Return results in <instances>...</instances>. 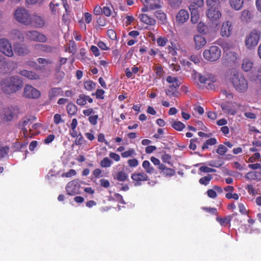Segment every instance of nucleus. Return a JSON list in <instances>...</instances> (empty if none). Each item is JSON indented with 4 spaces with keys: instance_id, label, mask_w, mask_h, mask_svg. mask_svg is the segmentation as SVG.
Returning a JSON list of instances; mask_svg holds the SVG:
<instances>
[{
    "instance_id": "8",
    "label": "nucleus",
    "mask_w": 261,
    "mask_h": 261,
    "mask_svg": "<svg viewBox=\"0 0 261 261\" xmlns=\"http://www.w3.org/2000/svg\"><path fill=\"white\" fill-rule=\"evenodd\" d=\"M0 51L6 56L11 57L13 56V50L10 42L5 39H0Z\"/></svg>"
},
{
    "instance_id": "38",
    "label": "nucleus",
    "mask_w": 261,
    "mask_h": 261,
    "mask_svg": "<svg viewBox=\"0 0 261 261\" xmlns=\"http://www.w3.org/2000/svg\"><path fill=\"white\" fill-rule=\"evenodd\" d=\"M172 126L178 131L182 130L185 127V125L180 121H174L172 124Z\"/></svg>"
},
{
    "instance_id": "18",
    "label": "nucleus",
    "mask_w": 261,
    "mask_h": 261,
    "mask_svg": "<svg viewBox=\"0 0 261 261\" xmlns=\"http://www.w3.org/2000/svg\"><path fill=\"white\" fill-rule=\"evenodd\" d=\"M194 46L196 49L202 48L206 44V40L204 37L201 35L197 34L193 38Z\"/></svg>"
},
{
    "instance_id": "24",
    "label": "nucleus",
    "mask_w": 261,
    "mask_h": 261,
    "mask_svg": "<svg viewBox=\"0 0 261 261\" xmlns=\"http://www.w3.org/2000/svg\"><path fill=\"white\" fill-rule=\"evenodd\" d=\"M19 73L21 75L26 77L29 80H37L40 79L39 75L34 71L23 70L20 71Z\"/></svg>"
},
{
    "instance_id": "51",
    "label": "nucleus",
    "mask_w": 261,
    "mask_h": 261,
    "mask_svg": "<svg viewBox=\"0 0 261 261\" xmlns=\"http://www.w3.org/2000/svg\"><path fill=\"white\" fill-rule=\"evenodd\" d=\"M227 151V148L223 145H220L218 146V149L216 150V152L218 154L223 155H224Z\"/></svg>"
},
{
    "instance_id": "5",
    "label": "nucleus",
    "mask_w": 261,
    "mask_h": 261,
    "mask_svg": "<svg viewBox=\"0 0 261 261\" xmlns=\"http://www.w3.org/2000/svg\"><path fill=\"white\" fill-rule=\"evenodd\" d=\"M260 36V32L258 30H253L248 36L246 37L245 44L247 48L252 49L258 44Z\"/></svg>"
},
{
    "instance_id": "62",
    "label": "nucleus",
    "mask_w": 261,
    "mask_h": 261,
    "mask_svg": "<svg viewBox=\"0 0 261 261\" xmlns=\"http://www.w3.org/2000/svg\"><path fill=\"white\" fill-rule=\"evenodd\" d=\"M260 158V153L258 152L254 153L252 156L249 158V162L253 163L256 160H258Z\"/></svg>"
},
{
    "instance_id": "50",
    "label": "nucleus",
    "mask_w": 261,
    "mask_h": 261,
    "mask_svg": "<svg viewBox=\"0 0 261 261\" xmlns=\"http://www.w3.org/2000/svg\"><path fill=\"white\" fill-rule=\"evenodd\" d=\"M9 148L7 146L0 147V158L6 156L8 152Z\"/></svg>"
},
{
    "instance_id": "20",
    "label": "nucleus",
    "mask_w": 261,
    "mask_h": 261,
    "mask_svg": "<svg viewBox=\"0 0 261 261\" xmlns=\"http://www.w3.org/2000/svg\"><path fill=\"white\" fill-rule=\"evenodd\" d=\"M39 64L40 65L37 69L39 70H44L53 64V62L50 59H45L43 58H39L37 60Z\"/></svg>"
},
{
    "instance_id": "30",
    "label": "nucleus",
    "mask_w": 261,
    "mask_h": 261,
    "mask_svg": "<svg viewBox=\"0 0 261 261\" xmlns=\"http://www.w3.org/2000/svg\"><path fill=\"white\" fill-rule=\"evenodd\" d=\"M239 59L238 55L233 51H229L226 53V60L230 63H234Z\"/></svg>"
},
{
    "instance_id": "27",
    "label": "nucleus",
    "mask_w": 261,
    "mask_h": 261,
    "mask_svg": "<svg viewBox=\"0 0 261 261\" xmlns=\"http://www.w3.org/2000/svg\"><path fill=\"white\" fill-rule=\"evenodd\" d=\"M139 17L142 22L147 24L154 25L156 22L155 20L153 18L145 14H140Z\"/></svg>"
},
{
    "instance_id": "12",
    "label": "nucleus",
    "mask_w": 261,
    "mask_h": 261,
    "mask_svg": "<svg viewBox=\"0 0 261 261\" xmlns=\"http://www.w3.org/2000/svg\"><path fill=\"white\" fill-rule=\"evenodd\" d=\"M206 15L210 21L214 22L221 17L222 14L220 11V8H215L207 9Z\"/></svg>"
},
{
    "instance_id": "63",
    "label": "nucleus",
    "mask_w": 261,
    "mask_h": 261,
    "mask_svg": "<svg viewBox=\"0 0 261 261\" xmlns=\"http://www.w3.org/2000/svg\"><path fill=\"white\" fill-rule=\"evenodd\" d=\"M76 174V172L74 169H70L68 172L62 174L63 177H70Z\"/></svg>"
},
{
    "instance_id": "52",
    "label": "nucleus",
    "mask_w": 261,
    "mask_h": 261,
    "mask_svg": "<svg viewBox=\"0 0 261 261\" xmlns=\"http://www.w3.org/2000/svg\"><path fill=\"white\" fill-rule=\"evenodd\" d=\"M54 122L56 124H59L64 123V120L62 118L60 114H56L54 116Z\"/></svg>"
},
{
    "instance_id": "37",
    "label": "nucleus",
    "mask_w": 261,
    "mask_h": 261,
    "mask_svg": "<svg viewBox=\"0 0 261 261\" xmlns=\"http://www.w3.org/2000/svg\"><path fill=\"white\" fill-rule=\"evenodd\" d=\"M217 143V140L215 138H210L206 140V141L204 143L202 147V149L204 150L205 149L208 148L209 145H214Z\"/></svg>"
},
{
    "instance_id": "15",
    "label": "nucleus",
    "mask_w": 261,
    "mask_h": 261,
    "mask_svg": "<svg viewBox=\"0 0 261 261\" xmlns=\"http://www.w3.org/2000/svg\"><path fill=\"white\" fill-rule=\"evenodd\" d=\"M13 47L15 53L20 56H25L30 53V50L27 46L19 43H14Z\"/></svg>"
},
{
    "instance_id": "19",
    "label": "nucleus",
    "mask_w": 261,
    "mask_h": 261,
    "mask_svg": "<svg viewBox=\"0 0 261 261\" xmlns=\"http://www.w3.org/2000/svg\"><path fill=\"white\" fill-rule=\"evenodd\" d=\"M144 5V7L141 9L142 12H146L149 10H155L161 7L160 4H151V1H147V0H140Z\"/></svg>"
},
{
    "instance_id": "7",
    "label": "nucleus",
    "mask_w": 261,
    "mask_h": 261,
    "mask_svg": "<svg viewBox=\"0 0 261 261\" xmlns=\"http://www.w3.org/2000/svg\"><path fill=\"white\" fill-rule=\"evenodd\" d=\"M35 119V117L33 116H27L23 119L20 125L21 133L23 134L24 138L30 136L28 130H30V126L33 123Z\"/></svg>"
},
{
    "instance_id": "33",
    "label": "nucleus",
    "mask_w": 261,
    "mask_h": 261,
    "mask_svg": "<svg viewBox=\"0 0 261 261\" xmlns=\"http://www.w3.org/2000/svg\"><path fill=\"white\" fill-rule=\"evenodd\" d=\"M206 4L207 9L220 8V2L219 0H206Z\"/></svg>"
},
{
    "instance_id": "6",
    "label": "nucleus",
    "mask_w": 261,
    "mask_h": 261,
    "mask_svg": "<svg viewBox=\"0 0 261 261\" xmlns=\"http://www.w3.org/2000/svg\"><path fill=\"white\" fill-rule=\"evenodd\" d=\"M25 38L28 40L45 43L47 40V37L37 31H28L25 32Z\"/></svg>"
},
{
    "instance_id": "39",
    "label": "nucleus",
    "mask_w": 261,
    "mask_h": 261,
    "mask_svg": "<svg viewBox=\"0 0 261 261\" xmlns=\"http://www.w3.org/2000/svg\"><path fill=\"white\" fill-rule=\"evenodd\" d=\"M67 111L69 115H74L77 112V107L73 104H68L67 106Z\"/></svg>"
},
{
    "instance_id": "25",
    "label": "nucleus",
    "mask_w": 261,
    "mask_h": 261,
    "mask_svg": "<svg viewBox=\"0 0 261 261\" xmlns=\"http://www.w3.org/2000/svg\"><path fill=\"white\" fill-rule=\"evenodd\" d=\"M244 3V0H229L230 6L236 11H239L243 8Z\"/></svg>"
},
{
    "instance_id": "40",
    "label": "nucleus",
    "mask_w": 261,
    "mask_h": 261,
    "mask_svg": "<svg viewBox=\"0 0 261 261\" xmlns=\"http://www.w3.org/2000/svg\"><path fill=\"white\" fill-rule=\"evenodd\" d=\"M212 179V176L211 174H208L207 175L199 179V183L201 185H204L205 186L207 185L210 180Z\"/></svg>"
},
{
    "instance_id": "57",
    "label": "nucleus",
    "mask_w": 261,
    "mask_h": 261,
    "mask_svg": "<svg viewBox=\"0 0 261 261\" xmlns=\"http://www.w3.org/2000/svg\"><path fill=\"white\" fill-rule=\"evenodd\" d=\"M113 199L116 201L120 202L122 204H125V202L123 199L122 196L118 193H115L113 195Z\"/></svg>"
},
{
    "instance_id": "43",
    "label": "nucleus",
    "mask_w": 261,
    "mask_h": 261,
    "mask_svg": "<svg viewBox=\"0 0 261 261\" xmlns=\"http://www.w3.org/2000/svg\"><path fill=\"white\" fill-rule=\"evenodd\" d=\"M168 39L165 37L160 36L157 40L156 42L159 46L163 47L165 46L168 42Z\"/></svg>"
},
{
    "instance_id": "34",
    "label": "nucleus",
    "mask_w": 261,
    "mask_h": 261,
    "mask_svg": "<svg viewBox=\"0 0 261 261\" xmlns=\"http://www.w3.org/2000/svg\"><path fill=\"white\" fill-rule=\"evenodd\" d=\"M128 175L123 171H120L117 173L114 177L115 179L120 181H124L127 178Z\"/></svg>"
},
{
    "instance_id": "36",
    "label": "nucleus",
    "mask_w": 261,
    "mask_h": 261,
    "mask_svg": "<svg viewBox=\"0 0 261 261\" xmlns=\"http://www.w3.org/2000/svg\"><path fill=\"white\" fill-rule=\"evenodd\" d=\"M112 163V161L109 158L105 157L101 161L100 166L103 168H108L110 167Z\"/></svg>"
},
{
    "instance_id": "49",
    "label": "nucleus",
    "mask_w": 261,
    "mask_h": 261,
    "mask_svg": "<svg viewBox=\"0 0 261 261\" xmlns=\"http://www.w3.org/2000/svg\"><path fill=\"white\" fill-rule=\"evenodd\" d=\"M105 92L101 89H98L96 90L95 94L93 93L92 95H95L97 99H104L103 94Z\"/></svg>"
},
{
    "instance_id": "23",
    "label": "nucleus",
    "mask_w": 261,
    "mask_h": 261,
    "mask_svg": "<svg viewBox=\"0 0 261 261\" xmlns=\"http://www.w3.org/2000/svg\"><path fill=\"white\" fill-rule=\"evenodd\" d=\"M87 101L89 103H92L93 102V99L89 96L81 94L79 95L76 100V103L79 106H85Z\"/></svg>"
},
{
    "instance_id": "10",
    "label": "nucleus",
    "mask_w": 261,
    "mask_h": 261,
    "mask_svg": "<svg viewBox=\"0 0 261 261\" xmlns=\"http://www.w3.org/2000/svg\"><path fill=\"white\" fill-rule=\"evenodd\" d=\"M233 31V24L231 20L224 21L221 25L220 34L223 37H229Z\"/></svg>"
},
{
    "instance_id": "3",
    "label": "nucleus",
    "mask_w": 261,
    "mask_h": 261,
    "mask_svg": "<svg viewBox=\"0 0 261 261\" xmlns=\"http://www.w3.org/2000/svg\"><path fill=\"white\" fill-rule=\"evenodd\" d=\"M14 15L15 20L18 22L25 25L30 24L31 15L27 9L21 7L18 8L15 11Z\"/></svg>"
},
{
    "instance_id": "59",
    "label": "nucleus",
    "mask_w": 261,
    "mask_h": 261,
    "mask_svg": "<svg viewBox=\"0 0 261 261\" xmlns=\"http://www.w3.org/2000/svg\"><path fill=\"white\" fill-rule=\"evenodd\" d=\"M217 220L219 221L222 225H225L230 223V219L229 217H226L224 219H220L219 218H217Z\"/></svg>"
},
{
    "instance_id": "22",
    "label": "nucleus",
    "mask_w": 261,
    "mask_h": 261,
    "mask_svg": "<svg viewBox=\"0 0 261 261\" xmlns=\"http://www.w3.org/2000/svg\"><path fill=\"white\" fill-rule=\"evenodd\" d=\"M189 10L191 12V21L193 23H196L199 19V12L197 8H194L193 6H189Z\"/></svg>"
},
{
    "instance_id": "44",
    "label": "nucleus",
    "mask_w": 261,
    "mask_h": 261,
    "mask_svg": "<svg viewBox=\"0 0 261 261\" xmlns=\"http://www.w3.org/2000/svg\"><path fill=\"white\" fill-rule=\"evenodd\" d=\"M135 155H136V152L135 150L133 148H130L128 150L121 153V156L124 158L133 156Z\"/></svg>"
},
{
    "instance_id": "14",
    "label": "nucleus",
    "mask_w": 261,
    "mask_h": 261,
    "mask_svg": "<svg viewBox=\"0 0 261 261\" xmlns=\"http://www.w3.org/2000/svg\"><path fill=\"white\" fill-rule=\"evenodd\" d=\"M80 186L75 180L69 182L66 187L67 193L69 195H75L79 193Z\"/></svg>"
},
{
    "instance_id": "21",
    "label": "nucleus",
    "mask_w": 261,
    "mask_h": 261,
    "mask_svg": "<svg viewBox=\"0 0 261 261\" xmlns=\"http://www.w3.org/2000/svg\"><path fill=\"white\" fill-rule=\"evenodd\" d=\"M241 66L244 71L248 72L252 68L253 62L251 59L245 58L243 59Z\"/></svg>"
},
{
    "instance_id": "13",
    "label": "nucleus",
    "mask_w": 261,
    "mask_h": 261,
    "mask_svg": "<svg viewBox=\"0 0 261 261\" xmlns=\"http://www.w3.org/2000/svg\"><path fill=\"white\" fill-rule=\"evenodd\" d=\"M30 24L36 28H40L44 26L45 22L44 18L37 14H34L31 15L30 19Z\"/></svg>"
},
{
    "instance_id": "42",
    "label": "nucleus",
    "mask_w": 261,
    "mask_h": 261,
    "mask_svg": "<svg viewBox=\"0 0 261 261\" xmlns=\"http://www.w3.org/2000/svg\"><path fill=\"white\" fill-rule=\"evenodd\" d=\"M41 125L39 123H35L32 124L30 126V130H28V133H29L30 137H28V138H31L32 136L36 134L35 132H34V130L38 129L39 127H40Z\"/></svg>"
},
{
    "instance_id": "11",
    "label": "nucleus",
    "mask_w": 261,
    "mask_h": 261,
    "mask_svg": "<svg viewBox=\"0 0 261 261\" xmlns=\"http://www.w3.org/2000/svg\"><path fill=\"white\" fill-rule=\"evenodd\" d=\"M23 95L29 98H38L40 95V92L30 85H26L23 91Z\"/></svg>"
},
{
    "instance_id": "35",
    "label": "nucleus",
    "mask_w": 261,
    "mask_h": 261,
    "mask_svg": "<svg viewBox=\"0 0 261 261\" xmlns=\"http://www.w3.org/2000/svg\"><path fill=\"white\" fill-rule=\"evenodd\" d=\"M84 88L89 91H92L96 88V84L92 81H87L84 84Z\"/></svg>"
},
{
    "instance_id": "28",
    "label": "nucleus",
    "mask_w": 261,
    "mask_h": 261,
    "mask_svg": "<svg viewBox=\"0 0 261 261\" xmlns=\"http://www.w3.org/2000/svg\"><path fill=\"white\" fill-rule=\"evenodd\" d=\"M10 37L12 40H20L23 41L24 36L22 33L18 30H13L10 33Z\"/></svg>"
},
{
    "instance_id": "56",
    "label": "nucleus",
    "mask_w": 261,
    "mask_h": 261,
    "mask_svg": "<svg viewBox=\"0 0 261 261\" xmlns=\"http://www.w3.org/2000/svg\"><path fill=\"white\" fill-rule=\"evenodd\" d=\"M200 171L205 173L215 172L216 170L215 169L208 167L207 166H201L200 168Z\"/></svg>"
},
{
    "instance_id": "31",
    "label": "nucleus",
    "mask_w": 261,
    "mask_h": 261,
    "mask_svg": "<svg viewBox=\"0 0 261 261\" xmlns=\"http://www.w3.org/2000/svg\"><path fill=\"white\" fill-rule=\"evenodd\" d=\"M158 168L160 170H162L163 174L166 176H173L175 173L174 170L171 168H166L164 165H160Z\"/></svg>"
},
{
    "instance_id": "46",
    "label": "nucleus",
    "mask_w": 261,
    "mask_h": 261,
    "mask_svg": "<svg viewBox=\"0 0 261 261\" xmlns=\"http://www.w3.org/2000/svg\"><path fill=\"white\" fill-rule=\"evenodd\" d=\"M222 109L224 112L231 115H234L237 113L234 109H231L226 105L222 106Z\"/></svg>"
},
{
    "instance_id": "2",
    "label": "nucleus",
    "mask_w": 261,
    "mask_h": 261,
    "mask_svg": "<svg viewBox=\"0 0 261 261\" xmlns=\"http://www.w3.org/2000/svg\"><path fill=\"white\" fill-rule=\"evenodd\" d=\"M22 86V82L18 76L8 77L3 80L1 82L2 90L7 94L16 92Z\"/></svg>"
},
{
    "instance_id": "48",
    "label": "nucleus",
    "mask_w": 261,
    "mask_h": 261,
    "mask_svg": "<svg viewBox=\"0 0 261 261\" xmlns=\"http://www.w3.org/2000/svg\"><path fill=\"white\" fill-rule=\"evenodd\" d=\"M245 177L250 180H255L257 179V172L250 171L245 175Z\"/></svg>"
},
{
    "instance_id": "4",
    "label": "nucleus",
    "mask_w": 261,
    "mask_h": 261,
    "mask_svg": "<svg viewBox=\"0 0 261 261\" xmlns=\"http://www.w3.org/2000/svg\"><path fill=\"white\" fill-rule=\"evenodd\" d=\"M221 51L217 46L212 45L208 49L203 51L204 59L209 62H215L219 60L221 57Z\"/></svg>"
},
{
    "instance_id": "53",
    "label": "nucleus",
    "mask_w": 261,
    "mask_h": 261,
    "mask_svg": "<svg viewBox=\"0 0 261 261\" xmlns=\"http://www.w3.org/2000/svg\"><path fill=\"white\" fill-rule=\"evenodd\" d=\"M205 28H206V27H205L204 23H203L202 22H199L197 25V31L200 33L205 34L206 33V32H205Z\"/></svg>"
},
{
    "instance_id": "26",
    "label": "nucleus",
    "mask_w": 261,
    "mask_h": 261,
    "mask_svg": "<svg viewBox=\"0 0 261 261\" xmlns=\"http://www.w3.org/2000/svg\"><path fill=\"white\" fill-rule=\"evenodd\" d=\"M63 92L61 88H53L48 92L49 98L51 99L58 96H63Z\"/></svg>"
},
{
    "instance_id": "16",
    "label": "nucleus",
    "mask_w": 261,
    "mask_h": 261,
    "mask_svg": "<svg viewBox=\"0 0 261 261\" xmlns=\"http://www.w3.org/2000/svg\"><path fill=\"white\" fill-rule=\"evenodd\" d=\"M131 177L135 181V186L141 185V181H146L148 179V176L144 172H134L132 174Z\"/></svg>"
},
{
    "instance_id": "64",
    "label": "nucleus",
    "mask_w": 261,
    "mask_h": 261,
    "mask_svg": "<svg viewBox=\"0 0 261 261\" xmlns=\"http://www.w3.org/2000/svg\"><path fill=\"white\" fill-rule=\"evenodd\" d=\"M127 163L129 165V166L132 167H136L139 164L138 160L136 159L128 160Z\"/></svg>"
},
{
    "instance_id": "29",
    "label": "nucleus",
    "mask_w": 261,
    "mask_h": 261,
    "mask_svg": "<svg viewBox=\"0 0 261 261\" xmlns=\"http://www.w3.org/2000/svg\"><path fill=\"white\" fill-rule=\"evenodd\" d=\"M3 119L6 121H11L14 117V112L13 110L9 108L5 109L4 112Z\"/></svg>"
},
{
    "instance_id": "17",
    "label": "nucleus",
    "mask_w": 261,
    "mask_h": 261,
    "mask_svg": "<svg viewBox=\"0 0 261 261\" xmlns=\"http://www.w3.org/2000/svg\"><path fill=\"white\" fill-rule=\"evenodd\" d=\"M189 18V14L187 11L180 10L176 16V22L179 24L185 23Z\"/></svg>"
},
{
    "instance_id": "55",
    "label": "nucleus",
    "mask_w": 261,
    "mask_h": 261,
    "mask_svg": "<svg viewBox=\"0 0 261 261\" xmlns=\"http://www.w3.org/2000/svg\"><path fill=\"white\" fill-rule=\"evenodd\" d=\"M54 48H55L53 46L46 44H43L41 51L49 53L53 52Z\"/></svg>"
},
{
    "instance_id": "41",
    "label": "nucleus",
    "mask_w": 261,
    "mask_h": 261,
    "mask_svg": "<svg viewBox=\"0 0 261 261\" xmlns=\"http://www.w3.org/2000/svg\"><path fill=\"white\" fill-rule=\"evenodd\" d=\"M191 4L190 6H193L194 8H201L203 6L204 0H190Z\"/></svg>"
},
{
    "instance_id": "61",
    "label": "nucleus",
    "mask_w": 261,
    "mask_h": 261,
    "mask_svg": "<svg viewBox=\"0 0 261 261\" xmlns=\"http://www.w3.org/2000/svg\"><path fill=\"white\" fill-rule=\"evenodd\" d=\"M107 35L108 37L112 40H114L116 39V34L113 30H109L107 31Z\"/></svg>"
},
{
    "instance_id": "9",
    "label": "nucleus",
    "mask_w": 261,
    "mask_h": 261,
    "mask_svg": "<svg viewBox=\"0 0 261 261\" xmlns=\"http://www.w3.org/2000/svg\"><path fill=\"white\" fill-rule=\"evenodd\" d=\"M166 81L171 84L169 89L166 90V94L169 96L174 95L177 88L180 86V83L176 77L172 76H168L166 79Z\"/></svg>"
},
{
    "instance_id": "32",
    "label": "nucleus",
    "mask_w": 261,
    "mask_h": 261,
    "mask_svg": "<svg viewBox=\"0 0 261 261\" xmlns=\"http://www.w3.org/2000/svg\"><path fill=\"white\" fill-rule=\"evenodd\" d=\"M142 167L145 170L146 172L148 174H152L154 172V169L151 166L148 161H144L142 163Z\"/></svg>"
},
{
    "instance_id": "60",
    "label": "nucleus",
    "mask_w": 261,
    "mask_h": 261,
    "mask_svg": "<svg viewBox=\"0 0 261 261\" xmlns=\"http://www.w3.org/2000/svg\"><path fill=\"white\" fill-rule=\"evenodd\" d=\"M221 95L225 96L226 98L228 100H230L233 98V94L231 92H229L225 90H223L221 91Z\"/></svg>"
},
{
    "instance_id": "45",
    "label": "nucleus",
    "mask_w": 261,
    "mask_h": 261,
    "mask_svg": "<svg viewBox=\"0 0 261 261\" xmlns=\"http://www.w3.org/2000/svg\"><path fill=\"white\" fill-rule=\"evenodd\" d=\"M59 3L56 2L55 0L51 2L49 4V7L53 13L56 14L58 11V7L59 6Z\"/></svg>"
},
{
    "instance_id": "54",
    "label": "nucleus",
    "mask_w": 261,
    "mask_h": 261,
    "mask_svg": "<svg viewBox=\"0 0 261 261\" xmlns=\"http://www.w3.org/2000/svg\"><path fill=\"white\" fill-rule=\"evenodd\" d=\"M182 0H169V3L171 7L178 8L181 5Z\"/></svg>"
},
{
    "instance_id": "58",
    "label": "nucleus",
    "mask_w": 261,
    "mask_h": 261,
    "mask_svg": "<svg viewBox=\"0 0 261 261\" xmlns=\"http://www.w3.org/2000/svg\"><path fill=\"white\" fill-rule=\"evenodd\" d=\"M226 198L228 199L233 198L235 200H238L239 198V195L237 193L232 194L230 192H228L225 195Z\"/></svg>"
},
{
    "instance_id": "1",
    "label": "nucleus",
    "mask_w": 261,
    "mask_h": 261,
    "mask_svg": "<svg viewBox=\"0 0 261 261\" xmlns=\"http://www.w3.org/2000/svg\"><path fill=\"white\" fill-rule=\"evenodd\" d=\"M229 72L230 81L235 90L240 93L245 92L248 89V83L245 76L234 69H231Z\"/></svg>"
},
{
    "instance_id": "47",
    "label": "nucleus",
    "mask_w": 261,
    "mask_h": 261,
    "mask_svg": "<svg viewBox=\"0 0 261 261\" xmlns=\"http://www.w3.org/2000/svg\"><path fill=\"white\" fill-rule=\"evenodd\" d=\"M250 13L248 10H244L241 12V19L243 21H247L250 17Z\"/></svg>"
}]
</instances>
